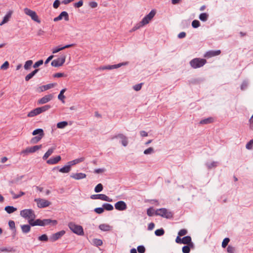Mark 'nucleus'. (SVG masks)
Segmentation results:
<instances>
[{
	"label": "nucleus",
	"instance_id": "obj_1",
	"mask_svg": "<svg viewBox=\"0 0 253 253\" xmlns=\"http://www.w3.org/2000/svg\"><path fill=\"white\" fill-rule=\"evenodd\" d=\"M68 226L74 233L80 236L84 234V229L82 226L76 224L73 222H70Z\"/></svg>",
	"mask_w": 253,
	"mask_h": 253
},
{
	"label": "nucleus",
	"instance_id": "obj_2",
	"mask_svg": "<svg viewBox=\"0 0 253 253\" xmlns=\"http://www.w3.org/2000/svg\"><path fill=\"white\" fill-rule=\"evenodd\" d=\"M155 214L167 219L171 218L173 216V213L166 208L157 209L155 211Z\"/></svg>",
	"mask_w": 253,
	"mask_h": 253
},
{
	"label": "nucleus",
	"instance_id": "obj_3",
	"mask_svg": "<svg viewBox=\"0 0 253 253\" xmlns=\"http://www.w3.org/2000/svg\"><path fill=\"white\" fill-rule=\"evenodd\" d=\"M207 63L205 59L195 58L190 62V66L194 69H197L203 67Z\"/></svg>",
	"mask_w": 253,
	"mask_h": 253
},
{
	"label": "nucleus",
	"instance_id": "obj_4",
	"mask_svg": "<svg viewBox=\"0 0 253 253\" xmlns=\"http://www.w3.org/2000/svg\"><path fill=\"white\" fill-rule=\"evenodd\" d=\"M20 215L23 218L29 220V219L35 218L36 215L34 211L32 209H25L20 211Z\"/></svg>",
	"mask_w": 253,
	"mask_h": 253
},
{
	"label": "nucleus",
	"instance_id": "obj_5",
	"mask_svg": "<svg viewBox=\"0 0 253 253\" xmlns=\"http://www.w3.org/2000/svg\"><path fill=\"white\" fill-rule=\"evenodd\" d=\"M156 13L155 9H152L148 14H147L140 22L141 25L144 26L148 24L153 18Z\"/></svg>",
	"mask_w": 253,
	"mask_h": 253
},
{
	"label": "nucleus",
	"instance_id": "obj_6",
	"mask_svg": "<svg viewBox=\"0 0 253 253\" xmlns=\"http://www.w3.org/2000/svg\"><path fill=\"white\" fill-rule=\"evenodd\" d=\"M66 55L65 54L61 55L59 58L53 60L51 63L53 67H58L63 65L65 63Z\"/></svg>",
	"mask_w": 253,
	"mask_h": 253
},
{
	"label": "nucleus",
	"instance_id": "obj_7",
	"mask_svg": "<svg viewBox=\"0 0 253 253\" xmlns=\"http://www.w3.org/2000/svg\"><path fill=\"white\" fill-rule=\"evenodd\" d=\"M24 11L26 15L31 17V19L34 21L37 22L38 23L41 22V21L35 11L32 10L28 8H24Z\"/></svg>",
	"mask_w": 253,
	"mask_h": 253
},
{
	"label": "nucleus",
	"instance_id": "obj_8",
	"mask_svg": "<svg viewBox=\"0 0 253 253\" xmlns=\"http://www.w3.org/2000/svg\"><path fill=\"white\" fill-rule=\"evenodd\" d=\"M91 199H99L102 201L111 202L113 201L112 199L109 198L108 196L105 194H94L90 196Z\"/></svg>",
	"mask_w": 253,
	"mask_h": 253
},
{
	"label": "nucleus",
	"instance_id": "obj_9",
	"mask_svg": "<svg viewBox=\"0 0 253 253\" xmlns=\"http://www.w3.org/2000/svg\"><path fill=\"white\" fill-rule=\"evenodd\" d=\"M35 201L37 202V206L40 208H46L51 204L48 201L42 199H35Z\"/></svg>",
	"mask_w": 253,
	"mask_h": 253
},
{
	"label": "nucleus",
	"instance_id": "obj_10",
	"mask_svg": "<svg viewBox=\"0 0 253 253\" xmlns=\"http://www.w3.org/2000/svg\"><path fill=\"white\" fill-rule=\"evenodd\" d=\"M115 138H120L121 143L124 146H126L128 144V141L127 137L122 133H119L117 135H114L111 137V139Z\"/></svg>",
	"mask_w": 253,
	"mask_h": 253
},
{
	"label": "nucleus",
	"instance_id": "obj_11",
	"mask_svg": "<svg viewBox=\"0 0 253 253\" xmlns=\"http://www.w3.org/2000/svg\"><path fill=\"white\" fill-rule=\"evenodd\" d=\"M65 234V231L64 230H61L58 232H56L54 234H53L50 237V241L51 242H55L60 239L61 237H62Z\"/></svg>",
	"mask_w": 253,
	"mask_h": 253
},
{
	"label": "nucleus",
	"instance_id": "obj_12",
	"mask_svg": "<svg viewBox=\"0 0 253 253\" xmlns=\"http://www.w3.org/2000/svg\"><path fill=\"white\" fill-rule=\"evenodd\" d=\"M40 226H44L49 224L56 225L58 223L56 220H52L51 219H44L43 220L40 219Z\"/></svg>",
	"mask_w": 253,
	"mask_h": 253
},
{
	"label": "nucleus",
	"instance_id": "obj_13",
	"mask_svg": "<svg viewBox=\"0 0 253 253\" xmlns=\"http://www.w3.org/2000/svg\"><path fill=\"white\" fill-rule=\"evenodd\" d=\"M53 97V95L51 94L46 95L38 101V104H45V103L48 102L49 101H50V100H51L52 99Z\"/></svg>",
	"mask_w": 253,
	"mask_h": 253
},
{
	"label": "nucleus",
	"instance_id": "obj_14",
	"mask_svg": "<svg viewBox=\"0 0 253 253\" xmlns=\"http://www.w3.org/2000/svg\"><path fill=\"white\" fill-rule=\"evenodd\" d=\"M127 64V62H123L121 63H119L118 64L112 65H107L104 66L100 67V69L102 70H112L114 69L118 68L121 67L123 65H126Z\"/></svg>",
	"mask_w": 253,
	"mask_h": 253
},
{
	"label": "nucleus",
	"instance_id": "obj_15",
	"mask_svg": "<svg viewBox=\"0 0 253 253\" xmlns=\"http://www.w3.org/2000/svg\"><path fill=\"white\" fill-rule=\"evenodd\" d=\"M115 208L118 211H124L127 208L126 203L123 201H120L115 204Z\"/></svg>",
	"mask_w": 253,
	"mask_h": 253
},
{
	"label": "nucleus",
	"instance_id": "obj_16",
	"mask_svg": "<svg viewBox=\"0 0 253 253\" xmlns=\"http://www.w3.org/2000/svg\"><path fill=\"white\" fill-rule=\"evenodd\" d=\"M220 53L221 51L220 50H210L205 54L204 57L206 58H211V57L218 55L220 54Z\"/></svg>",
	"mask_w": 253,
	"mask_h": 253
},
{
	"label": "nucleus",
	"instance_id": "obj_17",
	"mask_svg": "<svg viewBox=\"0 0 253 253\" xmlns=\"http://www.w3.org/2000/svg\"><path fill=\"white\" fill-rule=\"evenodd\" d=\"M64 18L65 21L69 20V15L68 13L66 11H62L59 16L54 18V21H57L59 20H61L62 18Z\"/></svg>",
	"mask_w": 253,
	"mask_h": 253
},
{
	"label": "nucleus",
	"instance_id": "obj_18",
	"mask_svg": "<svg viewBox=\"0 0 253 253\" xmlns=\"http://www.w3.org/2000/svg\"><path fill=\"white\" fill-rule=\"evenodd\" d=\"M86 176V175L85 173H72L70 177L76 179V180H80L82 179L85 178Z\"/></svg>",
	"mask_w": 253,
	"mask_h": 253
},
{
	"label": "nucleus",
	"instance_id": "obj_19",
	"mask_svg": "<svg viewBox=\"0 0 253 253\" xmlns=\"http://www.w3.org/2000/svg\"><path fill=\"white\" fill-rule=\"evenodd\" d=\"M61 159L60 156H57L55 157H52L46 161L49 165H54L58 163Z\"/></svg>",
	"mask_w": 253,
	"mask_h": 253
},
{
	"label": "nucleus",
	"instance_id": "obj_20",
	"mask_svg": "<svg viewBox=\"0 0 253 253\" xmlns=\"http://www.w3.org/2000/svg\"><path fill=\"white\" fill-rule=\"evenodd\" d=\"M73 46V44H67V45H66L64 46H59V47H55V48H53L52 49V52L53 53H57L59 51L63 50V49H64L66 48H69V47H70L71 46Z\"/></svg>",
	"mask_w": 253,
	"mask_h": 253
},
{
	"label": "nucleus",
	"instance_id": "obj_21",
	"mask_svg": "<svg viewBox=\"0 0 253 253\" xmlns=\"http://www.w3.org/2000/svg\"><path fill=\"white\" fill-rule=\"evenodd\" d=\"M84 158L82 157V158H80L74 160L73 161H70L68 163V164L69 166H70V167L71 168V167L72 166H74V165H75L80 163L83 162L84 161Z\"/></svg>",
	"mask_w": 253,
	"mask_h": 253
},
{
	"label": "nucleus",
	"instance_id": "obj_22",
	"mask_svg": "<svg viewBox=\"0 0 253 253\" xmlns=\"http://www.w3.org/2000/svg\"><path fill=\"white\" fill-rule=\"evenodd\" d=\"M41 114L39 108H37L31 111L27 115L28 117H33Z\"/></svg>",
	"mask_w": 253,
	"mask_h": 253
},
{
	"label": "nucleus",
	"instance_id": "obj_23",
	"mask_svg": "<svg viewBox=\"0 0 253 253\" xmlns=\"http://www.w3.org/2000/svg\"><path fill=\"white\" fill-rule=\"evenodd\" d=\"M34 219L35 218H31L28 220L29 225H30V226H34L37 225L40 226V219H36V220H34Z\"/></svg>",
	"mask_w": 253,
	"mask_h": 253
},
{
	"label": "nucleus",
	"instance_id": "obj_24",
	"mask_svg": "<svg viewBox=\"0 0 253 253\" xmlns=\"http://www.w3.org/2000/svg\"><path fill=\"white\" fill-rule=\"evenodd\" d=\"M99 229L103 231H109L112 229V227L107 224H102L99 226Z\"/></svg>",
	"mask_w": 253,
	"mask_h": 253
},
{
	"label": "nucleus",
	"instance_id": "obj_25",
	"mask_svg": "<svg viewBox=\"0 0 253 253\" xmlns=\"http://www.w3.org/2000/svg\"><path fill=\"white\" fill-rule=\"evenodd\" d=\"M55 147H52L49 149L42 157V159L44 160H46L54 152Z\"/></svg>",
	"mask_w": 253,
	"mask_h": 253
},
{
	"label": "nucleus",
	"instance_id": "obj_26",
	"mask_svg": "<svg viewBox=\"0 0 253 253\" xmlns=\"http://www.w3.org/2000/svg\"><path fill=\"white\" fill-rule=\"evenodd\" d=\"M214 118L212 117H209L207 119H205L203 120H202L200 122V124L202 125H205V124H209L212 123L214 122Z\"/></svg>",
	"mask_w": 253,
	"mask_h": 253
},
{
	"label": "nucleus",
	"instance_id": "obj_27",
	"mask_svg": "<svg viewBox=\"0 0 253 253\" xmlns=\"http://www.w3.org/2000/svg\"><path fill=\"white\" fill-rule=\"evenodd\" d=\"M55 84H49L46 85H42V86L40 87L41 91H43L48 90L50 88H51L53 87Z\"/></svg>",
	"mask_w": 253,
	"mask_h": 253
},
{
	"label": "nucleus",
	"instance_id": "obj_28",
	"mask_svg": "<svg viewBox=\"0 0 253 253\" xmlns=\"http://www.w3.org/2000/svg\"><path fill=\"white\" fill-rule=\"evenodd\" d=\"M21 230L23 233H27L30 231L31 226L28 224L22 225L21 226Z\"/></svg>",
	"mask_w": 253,
	"mask_h": 253
},
{
	"label": "nucleus",
	"instance_id": "obj_29",
	"mask_svg": "<svg viewBox=\"0 0 253 253\" xmlns=\"http://www.w3.org/2000/svg\"><path fill=\"white\" fill-rule=\"evenodd\" d=\"M38 71H39V69H36L34 71L32 72L31 73L28 74L25 77V81H29L31 79H32L36 75V74L38 72Z\"/></svg>",
	"mask_w": 253,
	"mask_h": 253
},
{
	"label": "nucleus",
	"instance_id": "obj_30",
	"mask_svg": "<svg viewBox=\"0 0 253 253\" xmlns=\"http://www.w3.org/2000/svg\"><path fill=\"white\" fill-rule=\"evenodd\" d=\"M71 170L70 166L68 164L59 169V171L62 173H68Z\"/></svg>",
	"mask_w": 253,
	"mask_h": 253
},
{
	"label": "nucleus",
	"instance_id": "obj_31",
	"mask_svg": "<svg viewBox=\"0 0 253 253\" xmlns=\"http://www.w3.org/2000/svg\"><path fill=\"white\" fill-rule=\"evenodd\" d=\"M66 90V88L62 89L58 96V99L61 100L63 103L65 102L64 99L65 98V96L64 95V93Z\"/></svg>",
	"mask_w": 253,
	"mask_h": 253
},
{
	"label": "nucleus",
	"instance_id": "obj_32",
	"mask_svg": "<svg viewBox=\"0 0 253 253\" xmlns=\"http://www.w3.org/2000/svg\"><path fill=\"white\" fill-rule=\"evenodd\" d=\"M182 244H191L192 245V243H191V237L187 236L184 237L182 239Z\"/></svg>",
	"mask_w": 253,
	"mask_h": 253
},
{
	"label": "nucleus",
	"instance_id": "obj_33",
	"mask_svg": "<svg viewBox=\"0 0 253 253\" xmlns=\"http://www.w3.org/2000/svg\"><path fill=\"white\" fill-rule=\"evenodd\" d=\"M43 136L38 135L33 137L31 140V143L36 144L40 141Z\"/></svg>",
	"mask_w": 253,
	"mask_h": 253
},
{
	"label": "nucleus",
	"instance_id": "obj_34",
	"mask_svg": "<svg viewBox=\"0 0 253 253\" xmlns=\"http://www.w3.org/2000/svg\"><path fill=\"white\" fill-rule=\"evenodd\" d=\"M209 18V14L207 13H202L199 15V19L203 22L206 21Z\"/></svg>",
	"mask_w": 253,
	"mask_h": 253
},
{
	"label": "nucleus",
	"instance_id": "obj_35",
	"mask_svg": "<svg viewBox=\"0 0 253 253\" xmlns=\"http://www.w3.org/2000/svg\"><path fill=\"white\" fill-rule=\"evenodd\" d=\"M17 210L16 208L12 206H6L5 208V211L8 213H11Z\"/></svg>",
	"mask_w": 253,
	"mask_h": 253
},
{
	"label": "nucleus",
	"instance_id": "obj_36",
	"mask_svg": "<svg viewBox=\"0 0 253 253\" xmlns=\"http://www.w3.org/2000/svg\"><path fill=\"white\" fill-rule=\"evenodd\" d=\"M32 134L33 135H36L37 134H39V135L43 136L44 133L42 129L38 128L33 131V132H32Z\"/></svg>",
	"mask_w": 253,
	"mask_h": 253
},
{
	"label": "nucleus",
	"instance_id": "obj_37",
	"mask_svg": "<svg viewBox=\"0 0 253 253\" xmlns=\"http://www.w3.org/2000/svg\"><path fill=\"white\" fill-rule=\"evenodd\" d=\"M102 207L104 210L108 211H112L114 209L113 206L111 204L108 203L103 204Z\"/></svg>",
	"mask_w": 253,
	"mask_h": 253
},
{
	"label": "nucleus",
	"instance_id": "obj_38",
	"mask_svg": "<svg viewBox=\"0 0 253 253\" xmlns=\"http://www.w3.org/2000/svg\"><path fill=\"white\" fill-rule=\"evenodd\" d=\"M30 149V152L31 153H34L36 151L39 150V149H41L42 147V145H36L32 147H29Z\"/></svg>",
	"mask_w": 253,
	"mask_h": 253
},
{
	"label": "nucleus",
	"instance_id": "obj_39",
	"mask_svg": "<svg viewBox=\"0 0 253 253\" xmlns=\"http://www.w3.org/2000/svg\"><path fill=\"white\" fill-rule=\"evenodd\" d=\"M12 12L11 11H9L7 13V14L4 16V17L3 18V21L5 22V23H7L10 19L11 15H12Z\"/></svg>",
	"mask_w": 253,
	"mask_h": 253
},
{
	"label": "nucleus",
	"instance_id": "obj_40",
	"mask_svg": "<svg viewBox=\"0 0 253 253\" xmlns=\"http://www.w3.org/2000/svg\"><path fill=\"white\" fill-rule=\"evenodd\" d=\"M68 125V122L66 121H63L57 123V127L59 128H63Z\"/></svg>",
	"mask_w": 253,
	"mask_h": 253
},
{
	"label": "nucleus",
	"instance_id": "obj_41",
	"mask_svg": "<svg viewBox=\"0 0 253 253\" xmlns=\"http://www.w3.org/2000/svg\"><path fill=\"white\" fill-rule=\"evenodd\" d=\"M39 108L40 109L41 113H42L49 110L51 108V106L50 105H45L44 106Z\"/></svg>",
	"mask_w": 253,
	"mask_h": 253
},
{
	"label": "nucleus",
	"instance_id": "obj_42",
	"mask_svg": "<svg viewBox=\"0 0 253 253\" xmlns=\"http://www.w3.org/2000/svg\"><path fill=\"white\" fill-rule=\"evenodd\" d=\"M103 188V185L101 183L98 184L94 188V191L96 193H99L102 191Z\"/></svg>",
	"mask_w": 253,
	"mask_h": 253
},
{
	"label": "nucleus",
	"instance_id": "obj_43",
	"mask_svg": "<svg viewBox=\"0 0 253 253\" xmlns=\"http://www.w3.org/2000/svg\"><path fill=\"white\" fill-rule=\"evenodd\" d=\"M165 233V231L163 228L159 229L155 231V234L157 236H163Z\"/></svg>",
	"mask_w": 253,
	"mask_h": 253
},
{
	"label": "nucleus",
	"instance_id": "obj_44",
	"mask_svg": "<svg viewBox=\"0 0 253 253\" xmlns=\"http://www.w3.org/2000/svg\"><path fill=\"white\" fill-rule=\"evenodd\" d=\"M32 64H33L32 60H29L25 62L24 66L25 69L28 70L29 69H30V68L32 66Z\"/></svg>",
	"mask_w": 253,
	"mask_h": 253
},
{
	"label": "nucleus",
	"instance_id": "obj_45",
	"mask_svg": "<svg viewBox=\"0 0 253 253\" xmlns=\"http://www.w3.org/2000/svg\"><path fill=\"white\" fill-rule=\"evenodd\" d=\"M13 251L12 248H6V247H1L0 248V251L1 252H11Z\"/></svg>",
	"mask_w": 253,
	"mask_h": 253
},
{
	"label": "nucleus",
	"instance_id": "obj_46",
	"mask_svg": "<svg viewBox=\"0 0 253 253\" xmlns=\"http://www.w3.org/2000/svg\"><path fill=\"white\" fill-rule=\"evenodd\" d=\"M93 244L96 245V246H101L103 244V242L101 240L98 239H95L93 240Z\"/></svg>",
	"mask_w": 253,
	"mask_h": 253
},
{
	"label": "nucleus",
	"instance_id": "obj_47",
	"mask_svg": "<svg viewBox=\"0 0 253 253\" xmlns=\"http://www.w3.org/2000/svg\"><path fill=\"white\" fill-rule=\"evenodd\" d=\"M217 162H212L211 163H207L206 164V165H207V167L208 168V169H211L212 168L216 167L217 166Z\"/></svg>",
	"mask_w": 253,
	"mask_h": 253
},
{
	"label": "nucleus",
	"instance_id": "obj_48",
	"mask_svg": "<svg viewBox=\"0 0 253 253\" xmlns=\"http://www.w3.org/2000/svg\"><path fill=\"white\" fill-rule=\"evenodd\" d=\"M230 242V239L228 238H225L222 243V247L223 248H225L227 245L228 244L229 242Z\"/></svg>",
	"mask_w": 253,
	"mask_h": 253
},
{
	"label": "nucleus",
	"instance_id": "obj_49",
	"mask_svg": "<svg viewBox=\"0 0 253 253\" xmlns=\"http://www.w3.org/2000/svg\"><path fill=\"white\" fill-rule=\"evenodd\" d=\"M200 25V22L197 20H194L192 22V26L194 28L199 27Z\"/></svg>",
	"mask_w": 253,
	"mask_h": 253
},
{
	"label": "nucleus",
	"instance_id": "obj_50",
	"mask_svg": "<svg viewBox=\"0 0 253 253\" xmlns=\"http://www.w3.org/2000/svg\"><path fill=\"white\" fill-rule=\"evenodd\" d=\"M38 239L41 241L46 242L48 240V237L46 234H43L42 236H39Z\"/></svg>",
	"mask_w": 253,
	"mask_h": 253
},
{
	"label": "nucleus",
	"instance_id": "obj_51",
	"mask_svg": "<svg viewBox=\"0 0 253 253\" xmlns=\"http://www.w3.org/2000/svg\"><path fill=\"white\" fill-rule=\"evenodd\" d=\"M227 252L228 253H235V247L229 245L228 246V247L227 248Z\"/></svg>",
	"mask_w": 253,
	"mask_h": 253
},
{
	"label": "nucleus",
	"instance_id": "obj_52",
	"mask_svg": "<svg viewBox=\"0 0 253 253\" xmlns=\"http://www.w3.org/2000/svg\"><path fill=\"white\" fill-rule=\"evenodd\" d=\"M253 146V139L251 140L246 145L247 149L251 150L252 149Z\"/></svg>",
	"mask_w": 253,
	"mask_h": 253
},
{
	"label": "nucleus",
	"instance_id": "obj_53",
	"mask_svg": "<svg viewBox=\"0 0 253 253\" xmlns=\"http://www.w3.org/2000/svg\"><path fill=\"white\" fill-rule=\"evenodd\" d=\"M154 213V210L152 208H150L147 209V214L149 216H152Z\"/></svg>",
	"mask_w": 253,
	"mask_h": 253
},
{
	"label": "nucleus",
	"instance_id": "obj_54",
	"mask_svg": "<svg viewBox=\"0 0 253 253\" xmlns=\"http://www.w3.org/2000/svg\"><path fill=\"white\" fill-rule=\"evenodd\" d=\"M154 152V149L152 147H149L148 149H146L144 151V154L145 155H148L151 154Z\"/></svg>",
	"mask_w": 253,
	"mask_h": 253
},
{
	"label": "nucleus",
	"instance_id": "obj_55",
	"mask_svg": "<svg viewBox=\"0 0 253 253\" xmlns=\"http://www.w3.org/2000/svg\"><path fill=\"white\" fill-rule=\"evenodd\" d=\"M94 211L96 213L98 214H101L104 212V209L102 207V208H96L94 209Z\"/></svg>",
	"mask_w": 253,
	"mask_h": 253
},
{
	"label": "nucleus",
	"instance_id": "obj_56",
	"mask_svg": "<svg viewBox=\"0 0 253 253\" xmlns=\"http://www.w3.org/2000/svg\"><path fill=\"white\" fill-rule=\"evenodd\" d=\"M142 27H143L142 25H141V23L139 22V23L137 24L135 26H134L133 28L130 31V32H132L135 31Z\"/></svg>",
	"mask_w": 253,
	"mask_h": 253
},
{
	"label": "nucleus",
	"instance_id": "obj_57",
	"mask_svg": "<svg viewBox=\"0 0 253 253\" xmlns=\"http://www.w3.org/2000/svg\"><path fill=\"white\" fill-rule=\"evenodd\" d=\"M43 64V60H40L36 62L33 65V67L34 68H37V67H39L40 66L42 65Z\"/></svg>",
	"mask_w": 253,
	"mask_h": 253
},
{
	"label": "nucleus",
	"instance_id": "obj_58",
	"mask_svg": "<svg viewBox=\"0 0 253 253\" xmlns=\"http://www.w3.org/2000/svg\"><path fill=\"white\" fill-rule=\"evenodd\" d=\"M137 251L139 253H144L145 252V248L143 246H139L137 247Z\"/></svg>",
	"mask_w": 253,
	"mask_h": 253
},
{
	"label": "nucleus",
	"instance_id": "obj_59",
	"mask_svg": "<svg viewBox=\"0 0 253 253\" xmlns=\"http://www.w3.org/2000/svg\"><path fill=\"white\" fill-rule=\"evenodd\" d=\"M187 230L183 229H181L178 232V234L179 236H182L185 235L186 234H187Z\"/></svg>",
	"mask_w": 253,
	"mask_h": 253
},
{
	"label": "nucleus",
	"instance_id": "obj_60",
	"mask_svg": "<svg viewBox=\"0 0 253 253\" xmlns=\"http://www.w3.org/2000/svg\"><path fill=\"white\" fill-rule=\"evenodd\" d=\"M190 251V249L188 246H185L182 248V252L183 253H189Z\"/></svg>",
	"mask_w": 253,
	"mask_h": 253
},
{
	"label": "nucleus",
	"instance_id": "obj_61",
	"mask_svg": "<svg viewBox=\"0 0 253 253\" xmlns=\"http://www.w3.org/2000/svg\"><path fill=\"white\" fill-rule=\"evenodd\" d=\"M9 66V63L8 61H5L0 67L2 70H6Z\"/></svg>",
	"mask_w": 253,
	"mask_h": 253
},
{
	"label": "nucleus",
	"instance_id": "obj_62",
	"mask_svg": "<svg viewBox=\"0 0 253 253\" xmlns=\"http://www.w3.org/2000/svg\"><path fill=\"white\" fill-rule=\"evenodd\" d=\"M248 82L246 81H244L241 85V89L242 90L246 89L248 86Z\"/></svg>",
	"mask_w": 253,
	"mask_h": 253
},
{
	"label": "nucleus",
	"instance_id": "obj_63",
	"mask_svg": "<svg viewBox=\"0 0 253 253\" xmlns=\"http://www.w3.org/2000/svg\"><path fill=\"white\" fill-rule=\"evenodd\" d=\"M142 83L136 84L134 86H133V88L135 90L139 91L141 89L142 87Z\"/></svg>",
	"mask_w": 253,
	"mask_h": 253
},
{
	"label": "nucleus",
	"instance_id": "obj_64",
	"mask_svg": "<svg viewBox=\"0 0 253 253\" xmlns=\"http://www.w3.org/2000/svg\"><path fill=\"white\" fill-rule=\"evenodd\" d=\"M83 5V0H80L78 2L74 3V6L77 8H79L81 7Z\"/></svg>",
	"mask_w": 253,
	"mask_h": 253
}]
</instances>
